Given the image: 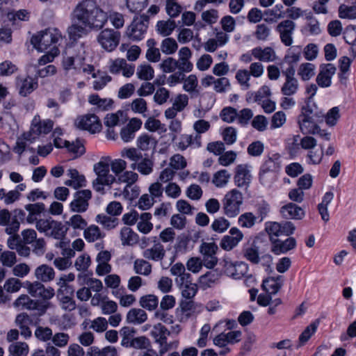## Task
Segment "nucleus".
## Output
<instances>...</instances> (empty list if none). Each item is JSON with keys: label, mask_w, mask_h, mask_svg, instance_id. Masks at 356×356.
<instances>
[{"label": "nucleus", "mask_w": 356, "mask_h": 356, "mask_svg": "<svg viewBox=\"0 0 356 356\" xmlns=\"http://www.w3.org/2000/svg\"><path fill=\"white\" fill-rule=\"evenodd\" d=\"M70 22L67 33L70 40L76 41L93 30L102 29L107 22V13L95 0H81L70 13Z\"/></svg>", "instance_id": "f257e3e1"}, {"label": "nucleus", "mask_w": 356, "mask_h": 356, "mask_svg": "<svg viewBox=\"0 0 356 356\" xmlns=\"http://www.w3.org/2000/svg\"><path fill=\"white\" fill-rule=\"evenodd\" d=\"M54 122L49 119L42 120L38 115H35L31 124L30 130L23 134L17 140L14 150L21 154L26 149L27 143H32L40 136L49 134L53 129Z\"/></svg>", "instance_id": "f03ea898"}, {"label": "nucleus", "mask_w": 356, "mask_h": 356, "mask_svg": "<svg viewBox=\"0 0 356 356\" xmlns=\"http://www.w3.org/2000/svg\"><path fill=\"white\" fill-rule=\"evenodd\" d=\"M61 40L60 31L58 29L50 27L33 35L30 42L35 49L43 52L51 47H56Z\"/></svg>", "instance_id": "7ed1b4c3"}, {"label": "nucleus", "mask_w": 356, "mask_h": 356, "mask_svg": "<svg viewBox=\"0 0 356 356\" xmlns=\"http://www.w3.org/2000/svg\"><path fill=\"white\" fill-rule=\"evenodd\" d=\"M109 156H102L100 160L93 165V170L97 176L93 181V187L97 192H102L105 186H111L115 181L116 177L111 173L109 167Z\"/></svg>", "instance_id": "20e7f679"}, {"label": "nucleus", "mask_w": 356, "mask_h": 356, "mask_svg": "<svg viewBox=\"0 0 356 356\" xmlns=\"http://www.w3.org/2000/svg\"><path fill=\"white\" fill-rule=\"evenodd\" d=\"M35 227L39 232L55 239L65 238L68 230L67 227L62 222L55 220L51 218L38 220Z\"/></svg>", "instance_id": "39448f33"}, {"label": "nucleus", "mask_w": 356, "mask_h": 356, "mask_svg": "<svg viewBox=\"0 0 356 356\" xmlns=\"http://www.w3.org/2000/svg\"><path fill=\"white\" fill-rule=\"evenodd\" d=\"M222 210L228 218H235L241 212L243 204V195L236 188L227 191L222 200Z\"/></svg>", "instance_id": "423d86ee"}, {"label": "nucleus", "mask_w": 356, "mask_h": 356, "mask_svg": "<svg viewBox=\"0 0 356 356\" xmlns=\"http://www.w3.org/2000/svg\"><path fill=\"white\" fill-rule=\"evenodd\" d=\"M25 217V213L20 209L10 212L8 209L0 211V225L6 226L5 232L8 235L16 234L20 227V220Z\"/></svg>", "instance_id": "0eeeda50"}, {"label": "nucleus", "mask_w": 356, "mask_h": 356, "mask_svg": "<svg viewBox=\"0 0 356 356\" xmlns=\"http://www.w3.org/2000/svg\"><path fill=\"white\" fill-rule=\"evenodd\" d=\"M81 52L75 54L71 49L67 50L63 55L61 65L66 74H78L81 71V64L85 60V49L81 47Z\"/></svg>", "instance_id": "6e6552de"}, {"label": "nucleus", "mask_w": 356, "mask_h": 356, "mask_svg": "<svg viewBox=\"0 0 356 356\" xmlns=\"http://www.w3.org/2000/svg\"><path fill=\"white\" fill-rule=\"evenodd\" d=\"M298 122L300 131L303 134H317L323 140H329L332 136V132L327 130L321 129V127L316 124L314 120V118L310 117H298Z\"/></svg>", "instance_id": "1a4fd4ad"}, {"label": "nucleus", "mask_w": 356, "mask_h": 356, "mask_svg": "<svg viewBox=\"0 0 356 356\" xmlns=\"http://www.w3.org/2000/svg\"><path fill=\"white\" fill-rule=\"evenodd\" d=\"M170 334L164 325L158 323L154 325L151 331L152 337L155 341L160 346V353L163 354L170 348H177L179 346V341H175L170 343L167 342V336Z\"/></svg>", "instance_id": "9d476101"}, {"label": "nucleus", "mask_w": 356, "mask_h": 356, "mask_svg": "<svg viewBox=\"0 0 356 356\" xmlns=\"http://www.w3.org/2000/svg\"><path fill=\"white\" fill-rule=\"evenodd\" d=\"M241 337L242 332L241 331L232 330L227 333L222 332L218 334L213 338V342L215 346L224 348L220 352V355H226L230 351L227 346L239 342Z\"/></svg>", "instance_id": "9b49d317"}, {"label": "nucleus", "mask_w": 356, "mask_h": 356, "mask_svg": "<svg viewBox=\"0 0 356 356\" xmlns=\"http://www.w3.org/2000/svg\"><path fill=\"white\" fill-rule=\"evenodd\" d=\"M121 34L112 29L102 30L97 36V41L101 47L107 51H113L119 44Z\"/></svg>", "instance_id": "f8f14e48"}, {"label": "nucleus", "mask_w": 356, "mask_h": 356, "mask_svg": "<svg viewBox=\"0 0 356 356\" xmlns=\"http://www.w3.org/2000/svg\"><path fill=\"white\" fill-rule=\"evenodd\" d=\"M203 305L194 302H182L176 310V316L180 322H186L190 318H195L204 311Z\"/></svg>", "instance_id": "ddd939ff"}, {"label": "nucleus", "mask_w": 356, "mask_h": 356, "mask_svg": "<svg viewBox=\"0 0 356 356\" xmlns=\"http://www.w3.org/2000/svg\"><path fill=\"white\" fill-rule=\"evenodd\" d=\"M222 264L225 273L236 280L241 279L248 271V266L245 262L233 261L227 257L223 259Z\"/></svg>", "instance_id": "4468645a"}, {"label": "nucleus", "mask_w": 356, "mask_h": 356, "mask_svg": "<svg viewBox=\"0 0 356 356\" xmlns=\"http://www.w3.org/2000/svg\"><path fill=\"white\" fill-rule=\"evenodd\" d=\"M75 125L77 128L86 130L92 134L99 132L102 128L98 116L90 113L78 117L75 121Z\"/></svg>", "instance_id": "2eb2a0df"}, {"label": "nucleus", "mask_w": 356, "mask_h": 356, "mask_svg": "<svg viewBox=\"0 0 356 356\" xmlns=\"http://www.w3.org/2000/svg\"><path fill=\"white\" fill-rule=\"evenodd\" d=\"M124 112L118 111L115 113H107L104 118V124L106 127V138L108 140H115L118 133L115 127L123 123Z\"/></svg>", "instance_id": "dca6fc26"}, {"label": "nucleus", "mask_w": 356, "mask_h": 356, "mask_svg": "<svg viewBox=\"0 0 356 356\" xmlns=\"http://www.w3.org/2000/svg\"><path fill=\"white\" fill-rule=\"evenodd\" d=\"M218 248L214 242H203L200 246V252L202 256L204 266L213 268L218 263L216 252Z\"/></svg>", "instance_id": "f3484780"}, {"label": "nucleus", "mask_w": 356, "mask_h": 356, "mask_svg": "<svg viewBox=\"0 0 356 356\" xmlns=\"http://www.w3.org/2000/svg\"><path fill=\"white\" fill-rule=\"evenodd\" d=\"M13 306L17 309H38L40 314H44L51 306V304L49 302H44L39 305L37 301L31 299L26 294H22L15 300Z\"/></svg>", "instance_id": "a211bd4d"}, {"label": "nucleus", "mask_w": 356, "mask_h": 356, "mask_svg": "<svg viewBox=\"0 0 356 356\" xmlns=\"http://www.w3.org/2000/svg\"><path fill=\"white\" fill-rule=\"evenodd\" d=\"M243 238V232L238 227H233L229 229V234L222 238L220 246L224 250L230 251L236 247Z\"/></svg>", "instance_id": "6ab92c4d"}, {"label": "nucleus", "mask_w": 356, "mask_h": 356, "mask_svg": "<svg viewBox=\"0 0 356 356\" xmlns=\"http://www.w3.org/2000/svg\"><path fill=\"white\" fill-rule=\"evenodd\" d=\"M92 194L89 190H82L75 193L73 200L70 203V209L73 212L83 213L88 207V201Z\"/></svg>", "instance_id": "aec40b11"}, {"label": "nucleus", "mask_w": 356, "mask_h": 356, "mask_svg": "<svg viewBox=\"0 0 356 356\" xmlns=\"http://www.w3.org/2000/svg\"><path fill=\"white\" fill-rule=\"evenodd\" d=\"M143 122L140 118H132L129 122L122 127L120 136L124 143H129L134 140L136 133L140 129Z\"/></svg>", "instance_id": "412c9836"}, {"label": "nucleus", "mask_w": 356, "mask_h": 356, "mask_svg": "<svg viewBox=\"0 0 356 356\" xmlns=\"http://www.w3.org/2000/svg\"><path fill=\"white\" fill-rule=\"evenodd\" d=\"M15 84L19 94L23 97H26L38 87L37 80L28 75L17 76Z\"/></svg>", "instance_id": "4be33fe9"}, {"label": "nucleus", "mask_w": 356, "mask_h": 356, "mask_svg": "<svg viewBox=\"0 0 356 356\" xmlns=\"http://www.w3.org/2000/svg\"><path fill=\"white\" fill-rule=\"evenodd\" d=\"M108 68L111 73L115 74L122 73L125 77L131 76L135 71L134 66L127 64L123 58L110 60L108 63Z\"/></svg>", "instance_id": "5701e85b"}, {"label": "nucleus", "mask_w": 356, "mask_h": 356, "mask_svg": "<svg viewBox=\"0 0 356 356\" xmlns=\"http://www.w3.org/2000/svg\"><path fill=\"white\" fill-rule=\"evenodd\" d=\"M234 179L236 186L248 188L252 181L251 166L247 164L237 165Z\"/></svg>", "instance_id": "b1692460"}, {"label": "nucleus", "mask_w": 356, "mask_h": 356, "mask_svg": "<svg viewBox=\"0 0 356 356\" xmlns=\"http://www.w3.org/2000/svg\"><path fill=\"white\" fill-rule=\"evenodd\" d=\"M147 29V22L140 19H134L131 25L127 28V35L132 40H142Z\"/></svg>", "instance_id": "393cba45"}, {"label": "nucleus", "mask_w": 356, "mask_h": 356, "mask_svg": "<svg viewBox=\"0 0 356 356\" xmlns=\"http://www.w3.org/2000/svg\"><path fill=\"white\" fill-rule=\"evenodd\" d=\"M295 23L289 19L280 22L277 26L281 41L286 45L290 46L293 43V33L295 29Z\"/></svg>", "instance_id": "a878e982"}, {"label": "nucleus", "mask_w": 356, "mask_h": 356, "mask_svg": "<svg viewBox=\"0 0 356 356\" xmlns=\"http://www.w3.org/2000/svg\"><path fill=\"white\" fill-rule=\"evenodd\" d=\"M353 60V58L348 56H341L338 60L339 72L337 76L339 82L341 85L347 86V81L350 74V67Z\"/></svg>", "instance_id": "bb28decb"}, {"label": "nucleus", "mask_w": 356, "mask_h": 356, "mask_svg": "<svg viewBox=\"0 0 356 356\" xmlns=\"http://www.w3.org/2000/svg\"><path fill=\"white\" fill-rule=\"evenodd\" d=\"M192 52L187 47H181L178 52L177 68L185 72H190L193 69V64L191 62Z\"/></svg>", "instance_id": "cd10ccee"}, {"label": "nucleus", "mask_w": 356, "mask_h": 356, "mask_svg": "<svg viewBox=\"0 0 356 356\" xmlns=\"http://www.w3.org/2000/svg\"><path fill=\"white\" fill-rule=\"evenodd\" d=\"M334 74V65L332 63L322 64L316 77V82L320 87L326 88L332 84Z\"/></svg>", "instance_id": "c85d7f7f"}, {"label": "nucleus", "mask_w": 356, "mask_h": 356, "mask_svg": "<svg viewBox=\"0 0 356 356\" xmlns=\"http://www.w3.org/2000/svg\"><path fill=\"white\" fill-rule=\"evenodd\" d=\"M280 212L284 218L293 220H301L305 216L302 207L291 202L282 207Z\"/></svg>", "instance_id": "c756f323"}, {"label": "nucleus", "mask_w": 356, "mask_h": 356, "mask_svg": "<svg viewBox=\"0 0 356 356\" xmlns=\"http://www.w3.org/2000/svg\"><path fill=\"white\" fill-rule=\"evenodd\" d=\"M111 259V254L108 251H102L98 253L96 261L97 262V266L96 268V273L102 276L107 273H109L111 271V266L108 264V261Z\"/></svg>", "instance_id": "7c9ffc66"}, {"label": "nucleus", "mask_w": 356, "mask_h": 356, "mask_svg": "<svg viewBox=\"0 0 356 356\" xmlns=\"http://www.w3.org/2000/svg\"><path fill=\"white\" fill-rule=\"evenodd\" d=\"M157 143V140L147 133L141 134L136 139V146L143 152H154Z\"/></svg>", "instance_id": "2f4dec72"}, {"label": "nucleus", "mask_w": 356, "mask_h": 356, "mask_svg": "<svg viewBox=\"0 0 356 356\" xmlns=\"http://www.w3.org/2000/svg\"><path fill=\"white\" fill-rule=\"evenodd\" d=\"M252 55L255 59L263 62H273L277 59L275 50L269 47L265 48L255 47L252 49Z\"/></svg>", "instance_id": "473e14b6"}, {"label": "nucleus", "mask_w": 356, "mask_h": 356, "mask_svg": "<svg viewBox=\"0 0 356 356\" xmlns=\"http://www.w3.org/2000/svg\"><path fill=\"white\" fill-rule=\"evenodd\" d=\"M88 102L95 106L99 111H106L111 109L113 106V100L111 98H101L97 94H92L88 97Z\"/></svg>", "instance_id": "72a5a7b5"}, {"label": "nucleus", "mask_w": 356, "mask_h": 356, "mask_svg": "<svg viewBox=\"0 0 356 356\" xmlns=\"http://www.w3.org/2000/svg\"><path fill=\"white\" fill-rule=\"evenodd\" d=\"M298 117H310L319 119L324 117L323 112L318 111L316 104L312 98H308L305 105L301 109V113Z\"/></svg>", "instance_id": "f704fd0d"}, {"label": "nucleus", "mask_w": 356, "mask_h": 356, "mask_svg": "<svg viewBox=\"0 0 356 356\" xmlns=\"http://www.w3.org/2000/svg\"><path fill=\"white\" fill-rule=\"evenodd\" d=\"M283 284V277L280 275L269 277L264 280L262 288L269 294H275L278 292Z\"/></svg>", "instance_id": "c9c22d12"}, {"label": "nucleus", "mask_w": 356, "mask_h": 356, "mask_svg": "<svg viewBox=\"0 0 356 356\" xmlns=\"http://www.w3.org/2000/svg\"><path fill=\"white\" fill-rule=\"evenodd\" d=\"M280 168V155L277 154L268 156L264 159L259 171L277 172Z\"/></svg>", "instance_id": "e433bc0d"}, {"label": "nucleus", "mask_w": 356, "mask_h": 356, "mask_svg": "<svg viewBox=\"0 0 356 356\" xmlns=\"http://www.w3.org/2000/svg\"><path fill=\"white\" fill-rule=\"evenodd\" d=\"M296 245V241L293 237H289L283 241L275 239L272 250L275 254H284L293 250Z\"/></svg>", "instance_id": "4c0bfd02"}, {"label": "nucleus", "mask_w": 356, "mask_h": 356, "mask_svg": "<svg viewBox=\"0 0 356 356\" xmlns=\"http://www.w3.org/2000/svg\"><path fill=\"white\" fill-rule=\"evenodd\" d=\"M131 168L137 170L143 175H149L153 172L154 161L147 156L142 157L136 163H131Z\"/></svg>", "instance_id": "58836bf2"}, {"label": "nucleus", "mask_w": 356, "mask_h": 356, "mask_svg": "<svg viewBox=\"0 0 356 356\" xmlns=\"http://www.w3.org/2000/svg\"><path fill=\"white\" fill-rule=\"evenodd\" d=\"M67 175L70 178L65 181V184L71 186L74 189L85 186L86 179L82 175H80L77 170L70 168L67 170Z\"/></svg>", "instance_id": "ea45409f"}, {"label": "nucleus", "mask_w": 356, "mask_h": 356, "mask_svg": "<svg viewBox=\"0 0 356 356\" xmlns=\"http://www.w3.org/2000/svg\"><path fill=\"white\" fill-rule=\"evenodd\" d=\"M177 145L181 150H184L189 146L195 148L200 147L201 146V136L198 135L195 136L188 134L181 135Z\"/></svg>", "instance_id": "a19ab883"}, {"label": "nucleus", "mask_w": 356, "mask_h": 356, "mask_svg": "<svg viewBox=\"0 0 356 356\" xmlns=\"http://www.w3.org/2000/svg\"><path fill=\"white\" fill-rule=\"evenodd\" d=\"M34 274L36 279L42 282H50L55 276V272L53 268L46 264H42L37 267Z\"/></svg>", "instance_id": "79ce46f5"}, {"label": "nucleus", "mask_w": 356, "mask_h": 356, "mask_svg": "<svg viewBox=\"0 0 356 356\" xmlns=\"http://www.w3.org/2000/svg\"><path fill=\"white\" fill-rule=\"evenodd\" d=\"M176 27V22L172 19L158 21L156 24L157 33L163 37H168L170 35Z\"/></svg>", "instance_id": "37998d69"}, {"label": "nucleus", "mask_w": 356, "mask_h": 356, "mask_svg": "<svg viewBox=\"0 0 356 356\" xmlns=\"http://www.w3.org/2000/svg\"><path fill=\"white\" fill-rule=\"evenodd\" d=\"M165 249L160 243H155L152 248L146 249L143 252V257L147 259L160 261L165 256Z\"/></svg>", "instance_id": "c03bdc74"}, {"label": "nucleus", "mask_w": 356, "mask_h": 356, "mask_svg": "<svg viewBox=\"0 0 356 356\" xmlns=\"http://www.w3.org/2000/svg\"><path fill=\"white\" fill-rule=\"evenodd\" d=\"M231 177L232 175L227 170H220L213 175L211 182L216 188H225L229 184Z\"/></svg>", "instance_id": "a18cd8bd"}, {"label": "nucleus", "mask_w": 356, "mask_h": 356, "mask_svg": "<svg viewBox=\"0 0 356 356\" xmlns=\"http://www.w3.org/2000/svg\"><path fill=\"white\" fill-rule=\"evenodd\" d=\"M147 319L146 312L139 308H133L127 314V321L129 323L139 325L142 324Z\"/></svg>", "instance_id": "49530a36"}, {"label": "nucleus", "mask_w": 356, "mask_h": 356, "mask_svg": "<svg viewBox=\"0 0 356 356\" xmlns=\"http://www.w3.org/2000/svg\"><path fill=\"white\" fill-rule=\"evenodd\" d=\"M316 65L311 63H302L298 68V75L302 81H309L316 74Z\"/></svg>", "instance_id": "de8ad7c7"}, {"label": "nucleus", "mask_w": 356, "mask_h": 356, "mask_svg": "<svg viewBox=\"0 0 356 356\" xmlns=\"http://www.w3.org/2000/svg\"><path fill=\"white\" fill-rule=\"evenodd\" d=\"M264 15V20L266 22H276L284 17L283 6L282 4H276L273 8L266 10Z\"/></svg>", "instance_id": "09e8293b"}, {"label": "nucleus", "mask_w": 356, "mask_h": 356, "mask_svg": "<svg viewBox=\"0 0 356 356\" xmlns=\"http://www.w3.org/2000/svg\"><path fill=\"white\" fill-rule=\"evenodd\" d=\"M152 214L149 213H143L137 222V229L144 234H149L153 229V224L151 222Z\"/></svg>", "instance_id": "8fccbe9b"}, {"label": "nucleus", "mask_w": 356, "mask_h": 356, "mask_svg": "<svg viewBox=\"0 0 356 356\" xmlns=\"http://www.w3.org/2000/svg\"><path fill=\"white\" fill-rule=\"evenodd\" d=\"M15 127L14 118L8 113L0 116V132L3 134H10Z\"/></svg>", "instance_id": "3c124183"}, {"label": "nucleus", "mask_w": 356, "mask_h": 356, "mask_svg": "<svg viewBox=\"0 0 356 356\" xmlns=\"http://www.w3.org/2000/svg\"><path fill=\"white\" fill-rule=\"evenodd\" d=\"M120 239L123 245H133L138 241V236L131 228L124 227L120 231Z\"/></svg>", "instance_id": "603ef678"}, {"label": "nucleus", "mask_w": 356, "mask_h": 356, "mask_svg": "<svg viewBox=\"0 0 356 356\" xmlns=\"http://www.w3.org/2000/svg\"><path fill=\"white\" fill-rule=\"evenodd\" d=\"M77 281L80 284L88 285V289L94 292H100L103 289V284L101 280L96 278H88L86 275H79Z\"/></svg>", "instance_id": "864d4df0"}, {"label": "nucleus", "mask_w": 356, "mask_h": 356, "mask_svg": "<svg viewBox=\"0 0 356 356\" xmlns=\"http://www.w3.org/2000/svg\"><path fill=\"white\" fill-rule=\"evenodd\" d=\"M318 326V322L314 321L306 327V328L303 330L299 337L298 345L297 348L304 346L309 340L312 336L314 335L316 332Z\"/></svg>", "instance_id": "5fc2aeb1"}, {"label": "nucleus", "mask_w": 356, "mask_h": 356, "mask_svg": "<svg viewBox=\"0 0 356 356\" xmlns=\"http://www.w3.org/2000/svg\"><path fill=\"white\" fill-rule=\"evenodd\" d=\"M83 236L88 242L92 243L102 238L104 234L97 226L92 225L84 229Z\"/></svg>", "instance_id": "6e6d98bb"}, {"label": "nucleus", "mask_w": 356, "mask_h": 356, "mask_svg": "<svg viewBox=\"0 0 356 356\" xmlns=\"http://www.w3.org/2000/svg\"><path fill=\"white\" fill-rule=\"evenodd\" d=\"M302 48L300 46H294L289 49L284 56V61L289 65H294L300 60Z\"/></svg>", "instance_id": "4d7b16f0"}, {"label": "nucleus", "mask_w": 356, "mask_h": 356, "mask_svg": "<svg viewBox=\"0 0 356 356\" xmlns=\"http://www.w3.org/2000/svg\"><path fill=\"white\" fill-rule=\"evenodd\" d=\"M278 179L277 172L259 171V179L260 184L266 188H272Z\"/></svg>", "instance_id": "13d9d810"}, {"label": "nucleus", "mask_w": 356, "mask_h": 356, "mask_svg": "<svg viewBox=\"0 0 356 356\" xmlns=\"http://www.w3.org/2000/svg\"><path fill=\"white\" fill-rule=\"evenodd\" d=\"M332 193L327 192L323 196L321 203L318 204L319 213L321 216L322 220L325 222H327L330 219V216L327 212V206L332 202Z\"/></svg>", "instance_id": "bf43d9fd"}, {"label": "nucleus", "mask_w": 356, "mask_h": 356, "mask_svg": "<svg viewBox=\"0 0 356 356\" xmlns=\"http://www.w3.org/2000/svg\"><path fill=\"white\" fill-rule=\"evenodd\" d=\"M259 217L252 212H245L238 218V224L242 228H252L257 222Z\"/></svg>", "instance_id": "052dcab7"}, {"label": "nucleus", "mask_w": 356, "mask_h": 356, "mask_svg": "<svg viewBox=\"0 0 356 356\" xmlns=\"http://www.w3.org/2000/svg\"><path fill=\"white\" fill-rule=\"evenodd\" d=\"M113 296L119 300L120 305L123 307L131 306L136 301V298L132 294H123L122 290L112 291Z\"/></svg>", "instance_id": "680f3d73"}, {"label": "nucleus", "mask_w": 356, "mask_h": 356, "mask_svg": "<svg viewBox=\"0 0 356 356\" xmlns=\"http://www.w3.org/2000/svg\"><path fill=\"white\" fill-rule=\"evenodd\" d=\"M129 106L131 111L134 113L140 114L143 117L147 115V104L144 99L138 97L134 99Z\"/></svg>", "instance_id": "e2e57ef3"}, {"label": "nucleus", "mask_w": 356, "mask_h": 356, "mask_svg": "<svg viewBox=\"0 0 356 356\" xmlns=\"http://www.w3.org/2000/svg\"><path fill=\"white\" fill-rule=\"evenodd\" d=\"M136 74L139 79L149 81L154 78V70L149 64H141L137 68Z\"/></svg>", "instance_id": "0e129e2a"}, {"label": "nucleus", "mask_w": 356, "mask_h": 356, "mask_svg": "<svg viewBox=\"0 0 356 356\" xmlns=\"http://www.w3.org/2000/svg\"><path fill=\"white\" fill-rule=\"evenodd\" d=\"M159 304L157 296L153 294H148L140 298V305L149 311L155 309Z\"/></svg>", "instance_id": "69168bd1"}, {"label": "nucleus", "mask_w": 356, "mask_h": 356, "mask_svg": "<svg viewBox=\"0 0 356 356\" xmlns=\"http://www.w3.org/2000/svg\"><path fill=\"white\" fill-rule=\"evenodd\" d=\"M339 17L341 19H355L356 6L341 4L339 7Z\"/></svg>", "instance_id": "338daca9"}, {"label": "nucleus", "mask_w": 356, "mask_h": 356, "mask_svg": "<svg viewBox=\"0 0 356 356\" xmlns=\"http://www.w3.org/2000/svg\"><path fill=\"white\" fill-rule=\"evenodd\" d=\"M9 351L12 356H26L29 353V346L26 343L17 342L10 346Z\"/></svg>", "instance_id": "774afa93"}]
</instances>
